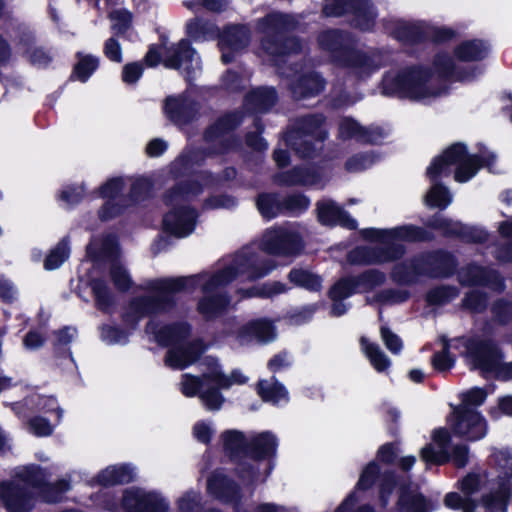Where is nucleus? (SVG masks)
Segmentation results:
<instances>
[{"label":"nucleus","mask_w":512,"mask_h":512,"mask_svg":"<svg viewBox=\"0 0 512 512\" xmlns=\"http://www.w3.org/2000/svg\"><path fill=\"white\" fill-rule=\"evenodd\" d=\"M389 276L398 286H414L422 279H448L459 266L454 253L443 248L418 252L394 261Z\"/></svg>","instance_id":"1"},{"label":"nucleus","mask_w":512,"mask_h":512,"mask_svg":"<svg viewBox=\"0 0 512 512\" xmlns=\"http://www.w3.org/2000/svg\"><path fill=\"white\" fill-rule=\"evenodd\" d=\"M320 48L330 54L332 62L339 67L352 69L358 77H369L378 66L373 57L356 47L351 32L333 28L318 35Z\"/></svg>","instance_id":"2"},{"label":"nucleus","mask_w":512,"mask_h":512,"mask_svg":"<svg viewBox=\"0 0 512 512\" xmlns=\"http://www.w3.org/2000/svg\"><path fill=\"white\" fill-rule=\"evenodd\" d=\"M263 36L260 45L263 51L273 58H283L302 51L301 39L292 35L298 21L290 14L271 12L259 19Z\"/></svg>","instance_id":"3"},{"label":"nucleus","mask_w":512,"mask_h":512,"mask_svg":"<svg viewBox=\"0 0 512 512\" xmlns=\"http://www.w3.org/2000/svg\"><path fill=\"white\" fill-rule=\"evenodd\" d=\"M433 70L423 65H411L395 74L386 73L381 81V93L401 100L419 101L439 95L429 87Z\"/></svg>","instance_id":"4"},{"label":"nucleus","mask_w":512,"mask_h":512,"mask_svg":"<svg viewBox=\"0 0 512 512\" xmlns=\"http://www.w3.org/2000/svg\"><path fill=\"white\" fill-rule=\"evenodd\" d=\"M276 267L273 260L261 258L257 253H236L232 261L214 272L202 285L203 293L214 292L219 287L232 283L238 277L244 276L250 282L257 281L269 275Z\"/></svg>","instance_id":"5"},{"label":"nucleus","mask_w":512,"mask_h":512,"mask_svg":"<svg viewBox=\"0 0 512 512\" xmlns=\"http://www.w3.org/2000/svg\"><path fill=\"white\" fill-rule=\"evenodd\" d=\"M487 398L484 388L473 387L463 394V405L453 411L450 421L452 433L467 441H478L487 433V423L480 412L473 407L481 406Z\"/></svg>","instance_id":"6"},{"label":"nucleus","mask_w":512,"mask_h":512,"mask_svg":"<svg viewBox=\"0 0 512 512\" xmlns=\"http://www.w3.org/2000/svg\"><path fill=\"white\" fill-rule=\"evenodd\" d=\"M362 236L379 246H357L348 253V260L355 265H376L391 263L403 258L407 252L404 244L390 241L389 229L366 228Z\"/></svg>","instance_id":"7"},{"label":"nucleus","mask_w":512,"mask_h":512,"mask_svg":"<svg viewBox=\"0 0 512 512\" xmlns=\"http://www.w3.org/2000/svg\"><path fill=\"white\" fill-rule=\"evenodd\" d=\"M495 465L500 469L496 477L497 487L481 496V505L486 512H508L512 499V455L508 449L492 454Z\"/></svg>","instance_id":"8"},{"label":"nucleus","mask_w":512,"mask_h":512,"mask_svg":"<svg viewBox=\"0 0 512 512\" xmlns=\"http://www.w3.org/2000/svg\"><path fill=\"white\" fill-rule=\"evenodd\" d=\"M322 13L326 17L353 16L351 25L361 32L373 31L377 12L371 0H324Z\"/></svg>","instance_id":"9"},{"label":"nucleus","mask_w":512,"mask_h":512,"mask_svg":"<svg viewBox=\"0 0 512 512\" xmlns=\"http://www.w3.org/2000/svg\"><path fill=\"white\" fill-rule=\"evenodd\" d=\"M378 483V504L381 509H386L390 503L391 496L399 484V476L393 470L381 472V467L376 460L367 463L360 475L354 490L366 492Z\"/></svg>","instance_id":"10"},{"label":"nucleus","mask_w":512,"mask_h":512,"mask_svg":"<svg viewBox=\"0 0 512 512\" xmlns=\"http://www.w3.org/2000/svg\"><path fill=\"white\" fill-rule=\"evenodd\" d=\"M386 282V275L379 269H367L357 275L340 277L327 292L330 300H345L354 294L368 293Z\"/></svg>","instance_id":"11"},{"label":"nucleus","mask_w":512,"mask_h":512,"mask_svg":"<svg viewBox=\"0 0 512 512\" xmlns=\"http://www.w3.org/2000/svg\"><path fill=\"white\" fill-rule=\"evenodd\" d=\"M167 36L162 34V65L169 69L180 70L187 85H193L196 79V71L193 66V58L196 50L190 40L183 38L177 44L166 47Z\"/></svg>","instance_id":"12"},{"label":"nucleus","mask_w":512,"mask_h":512,"mask_svg":"<svg viewBox=\"0 0 512 512\" xmlns=\"http://www.w3.org/2000/svg\"><path fill=\"white\" fill-rule=\"evenodd\" d=\"M458 281L463 287H487L493 292L503 293L506 289L505 278L501 273L489 266L477 262H469L457 268Z\"/></svg>","instance_id":"13"},{"label":"nucleus","mask_w":512,"mask_h":512,"mask_svg":"<svg viewBox=\"0 0 512 512\" xmlns=\"http://www.w3.org/2000/svg\"><path fill=\"white\" fill-rule=\"evenodd\" d=\"M466 351L472 368L483 374L492 373L504 358L502 349L492 338H471Z\"/></svg>","instance_id":"14"},{"label":"nucleus","mask_w":512,"mask_h":512,"mask_svg":"<svg viewBox=\"0 0 512 512\" xmlns=\"http://www.w3.org/2000/svg\"><path fill=\"white\" fill-rule=\"evenodd\" d=\"M216 35L221 61L226 65L234 62L236 54L245 50L251 41V31L245 24H226Z\"/></svg>","instance_id":"15"},{"label":"nucleus","mask_w":512,"mask_h":512,"mask_svg":"<svg viewBox=\"0 0 512 512\" xmlns=\"http://www.w3.org/2000/svg\"><path fill=\"white\" fill-rule=\"evenodd\" d=\"M127 180L130 183L129 193L126 198H123V203H114L113 201L106 202L99 210V218L102 221L113 219L120 215L126 207L132 203L144 201L152 195L155 181L149 177H129Z\"/></svg>","instance_id":"16"},{"label":"nucleus","mask_w":512,"mask_h":512,"mask_svg":"<svg viewBox=\"0 0 512 512\" xmlns=\"http://www.w3.org/2000/svg\"><path fill=\"white\" fill-rule=\"evenodd\" d=\"M140 289L143 290V294L130 301L129 310L124 315V321L134 326L141 318L152 317L160 309V281H147Z\"/></svg>","instance_id":"17"},{"label":"nucleus","mask_w":512,"mask_h":512,"mask_svg":"<svg viewBox=\"0 0 512 512\" xmlns=\"http://www.w3.org/2000/svg\"><path fill=\"white\" fill-rule=\"evenodd\" d=\"M304 243L298 232L277 228L267 232L262 240L261 249L269 255L295 256L302 252Z\"/></svg>","instance_id":"18"},{"label":"nucleus","mask_w":512,"mask_h":512,"mask_svg":"<svg viewBox=\"0 0 512 512\" xmlns=\"http://www.w3.org/2000/svg\"><path fill=\"white\" fill-rule=\"evenodd\" d=\"M199 213L189 205H175L162 217V233L177 238H184L193 233L196 228Z\"/></svg>","instance_id":"19"},{"label":"nucleus","mask_w":512,"mask_h":512,"mask_svg":"<svg viewBox=\"0 0 512 512\" xmlns=\"http://www.w3.org/2000/svg\"><path fill=\"white\" fill-rule=\"evenodd\" d=\"M208 346L202 338L175 345L165 355V365L173 369L183 370L197 362Z\"/></svg>","instance_id":"20"},{"label":"nucleus","mask_w":512,"mask_h":512,"mask_svg":"<svg viewBox=\"0 0 512 512\" xmlns=\"http://www.w3.org/2000/svg\"><path fill=\"white\" fill-rule=\"evenodd\" d=\"M0 499L9 512H27L34 506L35 492L16 481H2Z\"/></svg>","instance_id":"21"},{"label":"nucleus","mask_w":512,"mask_h":512,"mask_svg":"<svg viewBox=\"0 0 512 512\" xmlns=\"http://www.w3.org/2000/svg\"><path fill=\"white\" fill-rule=\"evenodd\" d=\"M209 493L224 503L233 504L234 512H247L242 510V493L240 486L225 474H213L207 479Z\"/></svg>","instance_id":"22"},{"label":"nucleus","mask_w":512,"mask_h":512,"mask_svg":"<svg viewBox=\"0 0 512 512\" xmlns=\"http://www.w3.org/2000/svg\"><path fill=\"white\" fill-rule=\"evenodd\" d=\"M398 499L396 509L399 512H432L436 509L433 501L427 498L419 487H413L410 482L398 484Z\"/></svg>","instance_id":"23"},{"label":"nucleus","mask_w":512,"mask_h":512,"mask_svg":"<svg viewBox=\"0 0 512 512\" xmlns=\"http://www.w3.org/2000/svg\"><path fill=\"white\" fill-rule=\"evenodd\" d=\"M468 152V147L463 142L451 144L440 155L433 158L427 167V176L431 181H438L446 168L450 166L458 167L465 156H468Z\"/></svg>","instance_id":"24"},{"label":"nucleus","mask_w":512,"mask_h":512,"mask_svg":"<svg viewBox=\"0 0 512 512\" xmlns=\"http://www.w3.org/2000/svg\"><path fill=\"white\" fill-rule=\"evenodd\" d=\"M121 505L125 512H160L159 495L137 487L123 491Z\"/></svg>","instance_id":"25"},{"label":"nucleus","mask_w":512,"mask_h":512,"mask_svg":"<svg viewBox=\"0 0 512 512\" xmlns=\"http://www.w3.org/2000/svg\"><path fill=\"white\" fill-rule=\"evenodd\" d=\"M426 24L397 19L390 25V36L403 45L415 46L426 43Z\"/></svg>","instance_id":"26"},{"label":"nucleus","mask_w":512,"mask_h":512,"mask_svg":"<svg viewBox=\"0 0 512 512\" xmlns=\"http://www.w3.org/2000/svg\"><path fill=\"white\" fill-rule=\"evenodd\" d=\"M318 221L325 226H340L348 230H356L358 222L344 208L333 201L317 203Z\"/></svg>","instance_id":"27"},{"label":"nucleus","mask_w":512,"mask_h":512,"mask_svg":"<svg viewBox=\"0 0 512 512\" xmlns=\"http://www.w3.org/2000/svg\"><path fill=\"white\" fill-rule=\"evenodd\" d=\"M279 96L273 86H258L244 96L243 104L250 114L268 113L278 102Z\"/></svg>","instance_id":"28"},{"label":"nucleus","mask_w":512,"mask_h":512,"mask_svg":"<svg viewBox=\"0 0 512 512\" xmlns=\"http://www.w3.org/2000/svg\"><path fill=\"white\" fill-rule=\"evenodd\" d=\"M320 180L321 175L317 169L302 165H295L273 176V182L280 187L312 186Z\"/></svg>","instance_id":"29"},{"label":"nucleus","mask_w":512,"mask_h":512,"mask_svg":"<svg viewBox=\"0 0 512 512\" xmlns=\"http://www.w3.org/2000/svg\"><path fill=\"white\" fill-rule=\"evenodd\" d=\"M230 303L231 297L227 292H208L199 298L196 311L205 322H213L226 314Z\"/></svg>","instance_id":"30"},{"label":"nucleus","mask_w":512,"mask_h":512,"mask_svg":"<svg viewBox=\"0 0 512 512\" xmlns=\"http://www.w3.org/2000/svg\"><path fill=\"white\" fill-rule=\"evenodd\" d=\"M236 338L241 342L256 340L259 343L266 344L276 338V327L269 319H253L237 329Z\"/></svg>","instance_id":"31"},{"label":"nucleus","mask_w":512,"mask_h":512,"mask_svg":"<svg viewBox=\"0 0 512 512\" xmlns=\"http://www.w3.org/2000/svg\"><path fill=\"white\" fill-rule=\"evenodd\" d=\"M325 79L315 71L302 73L294 79L289 89L294 100L300 101L318 96L324 91Z\"/></svg>","instance_id":"32"},{"label":"nucleus","mask_w":512,"mask_h":512,"mask_svg":"<svg viewBox=\"0 0 512 512\" xmlns=\"http://www.w3.org/2000/svg\"><path fill=\"white\" fill-rule=\"evenodd\" d=\"M244 118L245 113L242 110L235 109L225 112L205 128L204 140L207 143L214 142L223 135L235 131L242 125Z\"/></svg>","instance_id":"33"},{"label":"nucleus","mask_w":512,"mask_h":512,"mask_svg":"<svg viewBox=\"0 0 512 512\" xmlns=\"http://www.w3.org/2000/svg\"><path fill=\"white\" fill-rule=\"evenodd\" d=\"M491 52L489 41L481 38L463 40L452 51L453 57L462 63L481 62Z\"/></svg>","instance_id":"34"},{"label":"nucleus","mask_w":512,"mask_h":512,"mask_svg":"<svg viewBox=\"0 0 512 512\" xmlns=\"http://www.w3.org/2000/svg\"><path fill=\"white\" fill-rule=\"evenodd\" d=\"M496 163V155L492 152H488L485 155L470 154L465 156L463 161L455 168L454 179L458 183H466L472 179L477 172L486 167L490 169Z\"/></svg>","instance_id":"35"},{"label":"nucleus","mask_w":512,"mask_h":512,"mask_svg":"<svg viewBox=\"0 0 512 512\" xmlns=\"http://www.w3.org/2000/svg\"><path fill=\"white\" fill-rule=\"evenodd\" d=\"M325 121L326 117L322 113L307 114L299 117L295 121L293 129L287 133L311 137L313 140L323 143L328 137V133L324 129Z\"/></svg>","instance_id":"36"},{"label":"nucleus","mask_w":512,"mask_h":512,"mask_svg":"<svg viewBox=\"0 0 512 512\" xmlns=\"http://www.w3.org/2000/svg\"><path fill=\"white\" fill-rule=\"evenodd\" d=\"M278 439L271 431H263L249 440L247 457L262 461L275 457Z\"/></svg>","instance_id":"37"},{"label":"nucleus","mask_w":512,"mask_h":512,"mask_svg":"<svg viewBox=\"0 0 512 512\" xmlns=\"http://www.w3.org/2000/svg\"><path fill=\"white\" fill-rule=\"evenodd\" d=\"M165 111L176 122L192 123L199 114V105L194 100L166 98Z\"/></svg>","instance_id":"38"},{"label":"nucleus","mask_w":512,"mask_h":512,"mask_svg":"<svg viewBox=\"0 0 512 512\" xmlns=\"http://www.w3.org/2000/svg\"><path fill=\"white\" fill-rule=\"evenodd\" d=\"M204 191V185L200 180L186 179L178 181L165 194L162 195V201H191L201 195Z\"/></svg>","instance_id":"39"},{"label":"nucleus","mask_w":512,"mask_h":512,"mask_svg":"<svg viewBox=\"0 0 512 512\" xmlns=\"http://www.w3.org/2000/svg\"><path fill=\"white\" fill-rule=\"evenodd\" d=\"M201 274L179 277H162V313L165 311L167 294H175L182 291H194L200 286Z\"/></svg>","instance_id":"40"},{"label":"nucleus","mask_w":512,"mask_h":512,"mask_svg":"<svg viewBox=\"0 0 512 512\" xmlns=\"http://www.w3.org/2000/svg\"><path fill=\"white\" fill-rule=\"evenodd\" d=\"M223 450L231 461L246 458L248 444L245 434L239 430H226L221 434Z\"/></svg>","instance_id":"41"},{"label":"nucleus","mask_w":512,"mask_h":512,"mask_svg":"<svg viewBox=\"0 0 512 512\" xmlns=\"http://www.w3.org/2000/svg\"><path fill=\"white\" fill-rule=\"evenodd\" d=\"M390 241L397 242L403 241L408 243L429 242L433 240V234L425 228L413 225L404 224L389 229Z\"/></svg>","instance_id":"42"},{"label":"nucleus","mask_w":512,"mask_h":512,"mask_svg":"<svg viewBox=\"0 0 512 512\" xmlns=\"http://www.w3.org/2000/svg\"><path fill=\"white\" fill-rule=\"evenodd\" d=\"M433 67L437 75L445 80L455 78L458 81L468 79L472 73L464 68H457L454 60L446 53H438L433 60Z\"/></svg>","instance_id":"43"},{"label":"nucleus","mask_w":512,"mask_h":512,"mask_svg":"<svg viewBox=\"0 0 512 512\" xmlns=\"http://www.w3.org/2000/svg\"><path fill=\"white\" fill-rule=\"evenodd\" d=\"M287 279L295 287L312 293L320 292L323 287V279L320 275L301 267H293Z\"/></svg>","instance_id":"44"},{"label":"nucleus","mask_w":512,"mask_h":512,"mask_svg":"<svg viewBox=\"0 0 512 512\" xmlns=\"http://www.w3.org/2000/svg\"><path fill=\"white\" fill-rule=\"evenodd\" d=\"M274 382L269 384L266 380H259L256 384V391L263 402L279 405L281 401L289 402V392L287 388L275 377Z\"/></svg>","instance_id":"45"},{"label":"nucleus","mask_w":512,"mask_h":512,"mask_svg":"<svg viewBox=\"0 0 512 512\" xmlns=\"http://www.w3.org/2000/svg\"><path fill=\"white\" fill-rule=\"evenodd\" d=\"M86 253L94 261L113 259L117 254L116 237L109 234L102 238H93L86 247Z\"/></svg>","instance_id":"46"},{"label":"nucleus","mask_w":512,"mask_h":512,"mask_svg":"<svg viewBox=\"0 0 512 512\" xmlns=\"http://www.w3.org/2000/svg\"><path fill=\"white\" fill-rule=\"evenodd\" d=\"M192 334V325L187 321H178L162 325V347L179 345L188 342Z\"/></svg>","instance_id":"47"},{"label":"nucleus","mask_w":512,"mask_h":512,"mask_svg":"<svg viewBox=\"0 0 512 512\" xmlns=\"http://www.w3.org/2000/svg\"><path fill=\"white\" fill-rule=\"evenodd\" d=\"M133 479V468L129 465L110 466L97 476L98 483L103 486L125 484L133 481Z\"/></svg>","instance_id":"48"},{"label":"nucleus","mask_w":512,"mask_h":512,"mask_svg":"<svg viewBox=\"0 0 512 512\" xmlns=\"http://www.w3.org/2000/svg\"><path fill=\"white\" fill-rule=\"evenodd\" d=\"M256 206L261 216L268 221L283 214V207L277 193L262 192L258 194Z\"/></svg>","instance_id":"49"},{"label":"nucleus","mask_w":512,"mask_h":512,"mask_svg":"<svg viewBox=\"0 0 512 512\" xmlns=\"http://www.w3.org/2000/svg\"><path fill=\"white\" fill-rule=\"evenodd\" d=\"M22 484L35 492V495L41 490L46 481L45 471L36 465H30L20 468L16 474Z\"/></svg>","instance_id":"50"},{"label":"nucleus","mask_w":512,"mask_h":512,"mask_svg":"<svg viewBox=\"0 0 512 512\" xmlns=\"http://www.w3.org/2000/svg\"><path fill=\"white\" fill-rule=\"evenodd\" d=\"M305 136H296V134L286 133L284 140L295 154L301 159L312 160L317 157V147L314 141Z\"/></svg>","instance_id":"51"},{"label":"nucleus","mask_w":512,"mask_h":512,"mask_svg":"<svg viewBox=\"0 0 512 512\" xmlns=\"http://www.w3.org/2000/svg\"><path fill=\"white\" fill-rule=\"evenodd\" d=\"M218 31L216 24L204 21L200 18H192L186 23V35L190 42H198L207 39V37H213Z\"/></svg>","instance_id":"52"},{"label":"nucleus","mask_w":512,"mask_h":512,"mask_svg":"<svg viewBox=\"0 0 512 512\" xmlns=\"http://www.w3.org/2000/svg\"><path fill=\"white\" fill-rule=\"evenodd\" d=\"M424 225L429 229L440 231L445 238H457L461 222L454 221L436 212L427 219Z\"/></svg>","instance_id":"53"},{"label":"nucleus","mask_w":512,"mask_h":512,"mask_svg":"<svg viewBox=\"0 0 512 512\" xmlns=\"http://www.w3.org/2000/svg\"><path fill=\"white\" fill-rule=\"evenodd\" d=\"M460 294L458 287L454 285H439L429 289L425 296V301L430 306H443L450 303Z\"/></svg>","instance_id":"54"},{"label":"nucleus","mask_w":512,"mask_h":512,"mask_svg":"<svg viewBox=\"0 0 512 512\" xmlns=\"http://www.w3.org/2000/svg\"><path fill=\"white\" fill-rule=\"evenodd\" d=\"M360 342L371 365L377 372H384L390 367V359L378 344L369 342L365 337H362Z\"/></svg>","instance_id":"55"},{"label":"nucleus","mask_w":512,"mask_h":512,"mask_svg":"<svg viewBox=\"0 0 512 512\" xmlns=\"http://www.w3.org/2000/svg\"><path fill=\"white\" fill-rule=\"evenodd\" d=\"M204 377L212 384H217L219 387H223V389H229L232 384L243 385L247 382V377L239 370H233L230 376H227L220 368H215L204 373Z\"/></svg>","instance_id":"56"},{"label":"nucleus","mask_w":512,"mask_h":512,"mask_svg":"<svg viewBox=\"0 0 512 512\" xmlns=\"http://www.w3.org/2000/svg\"><path fill=\"white\" fill-rule=\"evenodd\" d=\"M489 296L485 291L473 289L465 293L461 307L471 313H483L487 310Z\"/></svg>","instance_id":"57"},{"label":"nucleus","mask_w":512,"mask_h":512,"mask_svg":"<svg viewBox=\"0 0 512 512\" xmlns=\"http://www.w3.org/2000/svg\"><path fill=\"white\" fill-rule=\"evenodd\" d=\"M196 153L193 151L181 153L169 166V173L174 179L193 174Z\"/></svg>","instance_id":"58"},{"label":"nucleus","mask_w":512,"mask_h":512,"mask_svg":"<svg viewBox=\"0 0 512 512\" xmlns=\"http://www.w3.org/2000/svg\"><path fill=\"white\" fill-rule=\"evenodd\" d=\"M431 187L425 197L426 204L431 208L441 210L447 208L452 202V196L449 189L441 182H437Z\"/></svg>","instance_id":"59"},{"label":"nucleus","mask_w":512,"mask_h":512,"mask_svg":"<svg viewBox=\"0 0 512 512\" xmlns=\"http://www.w3.org/2000/svg\"><path fill=\"white\" fill-rule=\"evenodd\" d=\"M363 132L364 126L356 119L351 116H344L338 124L337 138L342 141L355 140L358 143V139H360Z\"/></svg>","instance_id":"60"},{"label":"nucleus","mask_w":512,"mask_h":512,"mask_svg":"<svg viewBox=\"0 0 512 512\" xmlns=\"http://www.w3.org/2000/svg\"><path fill=\"white\" fill-rule=\"evenodd\" d=\"M124 187L125 179L123 177H114L99 187V194L102 198L108 199L106 202L113 201L114 203L122 204L123 198H126V195L122 194Z\"/></svg>","instance_id":"61"},{"label":"nucleus","mask_w":512,"mask_h":512,"mask_svg":"<svg viewBox=\"0 0 512 512\" xmlns=\"http://www.w3.org/2000/svg\"><path fill=\"white\" fill-rule=\"evenodd\" d=\"M90 287L95 297L96 306L101 311H107L114 303L113 295L107 283L102 279H93Z\"/></svg>","instance_id":"62"},{"label":"nucleus","mask_w":512,"mask_h":512,"mask_svg":"<svg viewBox=\"0 0 512 512\" xmlns=\"http://www.w3.org/2000/svg\"><path fill=\"white\" fill-rule=\"evenodd\" d=\"M210 384L212 383L204 377V373L201 376L186 373L182 375L181 392L184 396L189 398L195 396L200 397L204 387Z\"/></svg>","instance_id":"63"},{"label":"nucleus","mask_w":512,"mask_h":512,"mask_svg":"<svg viewBox=\"0 0 512 512\" xmlns=\"http://www.w3.org/2000/svg\"><path fill=\"white\" fill-rule=\"evenodd\" d=\"M70 489V483L67 480H59L54 484L46 482L37 493L45 502L56 503L61 501L63 494Z\"/></svg>","instance_id":"64"}]
</instances>
